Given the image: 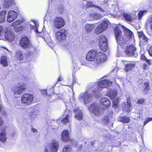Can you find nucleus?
I'll return each mask as SVG.
<instances>
[{"label":"nucleus","instance_id":"nucleus-1","mask_svg":"<svg viewBox=\"0 0 152 152\" xmlns=\"http://www.w3.org/2000/svg\"><path fill=\"white\" fill-rule=\"evenodd\" d=\"M86 59L89 61H82L81 64L92 69H95L106 61V55L102 52L97 53L96 50H91L86 54Z\"/></svg>","mask_w":152,"mask_h":152},{"label":"nucleus","instance_id":"nucleus-2","mask_svg":"<svg viewBox=\"0 0 152 152\" xmlns=\"http://www.w3.org/2000/svg\"><path fill=\"white\" fill-rule=\"evenodd\" d=\"M116 80L114 78L111 81L108 80H102L98 83V86L99 91L103 92H106L107 95L111 99H114L116 96L117 92L115 89L110 88L112 85V83L115 82Z\"/></svg>","mask_w":152,"mask_h":152},{"label":"nucleus","instance_id":"nucleus-3","mask_svg":"<svg viewBox=\"0 0 152 152\" xmlns=\"http://www.w3.org/2000/svg\"><path fill=\"white\" fill-rule=\"evenodd\" d=\"M125 35L121 36V32L119 28L116 26L115 29V38L117 43L123 48L127 47L128 45V40L132 37L133 33L126 28H124Z\"/></svg>","mask_w":152,"mask_h":152},{"label":"nucleus","instance_id":"nucleus-4","mask_svg":"<svg viewBox=\"0 0 152 152\" xmlns=\"http://www.w3.org/2000/svg\"><path fill=\"white\" fill-rule=\"evenodd\" d=\"M92 94L97 97L101 96V92L99 91L98 85L94 86L93 88L86 91L85 93H81L78 96V99L81 101H83L85 104L86 105V104L91 101L93 99Z\"/></svg>","mask_w":152,"mask_h":152},{"label":"nucleus","instance_id":"nucleus-5","mask_svg":"<svg viewBox=\"0 0 152 152\" xmlns=\"http://www.w3.org/2000/svg\"><path fill=\"white\" fill-rule=\"evenodd\" d=\"M33 23L34 26L31 25V28L35 32L39 33V35H38V36L43 38L49 47L51 48L53 47L55 45V44L52 42L50 34L49 33H47V32H41L39 31L38 30L39 25L35 22H34Z\"/></svg>","mask_w":152,"mask_h":152},{"label":"nucleus","instance_id":"nucleus-6","mask_svg":"<svg viewBox=\"0 0 152 152\" xmlns=\"http://www.w3.org/2000/svg\"><path fill=\"white\" fill-rule=\"evenodd\" d=\"M67 101L69 110H71V112L72 110H74L75 118L79 121L82 120L83 118V114L81 110L78 107L75 109V107L72 105V103L70 102V100H68Z\"/></svg>","mask_w":152,"mask_h":152},{"label":"nucleus","instance_id":"nucleus-7","mask_svg":"<svg viewBox=\"0 0 152 152\" xmlns=\"http://www.w3.org/2000/svg\"><path fill=\"white\" fill-rule=\"evenodd\" d=\"M34 96L31 94L26 93L23 94L21 97V102L26 106H28L32 104L33 102Z\"/></svg>","mask_w":152,"mask_h":152},{"label":"nucleus","instance_id":"nucleus-8","mask_svg":"<svg viewBox=\"0 0 152 152\" xmlns=\"http://www.w3.org/2000/svg\"><path fill=\"white\" fill-rule=\"evenodd\" d=\"M26 88L24 84H18L13 87L12 91L15 95H19L24 91Z\"/></svg>","mask_w":152,"mask_h":152},{"label":"nucleus","instance_id":"nucleus-9","mask_svg":"<svg viewBox=\"0 0 152 152\" xmlns=\"http://www.w3.org/2000/svg\"><path fill=\"white\" fill-rule=\"evenodd\" d=\"M88 109L90 112L96 116H99L102 113V111L99 109L98 105L96 103L92 104L88 107Z\"/></svg>","mask_w":152,"mask_h":152},{"label":"nucleus","instance_id":"nucleus-10","mask_svg":"<svg viewBox=\"0 0 152 152\" xmlns=\"http://www.w3.org/2000/svg\"><path fill=\"white\" fill-rule=\"evenodd\" d=\"M99 45L102 51L105 52L107 50V39L104 35H102L99 37Z\"/></svg>","mask_w":152,"mask_h":152},{"label":"nucleus","instance_id":"nucleus-11","mask_svg":"<svg viewBox=\"0 0 152 152\" xmlns=\"http://www.w3.org/2000/svg\"><path fill=\"white\" fill-rule=\"evenodd\" d=\"M64 102L66 107V110L64 113V115L66 116L62 119H61V122L65 124L69 122L70 118L72 116V113L71 110H70L68 108L69 107L67 101H64Z\"/></svg>","mask_w":152,"mask_h":152},{"label":"nucleus","instance_id":"nucleus-12","mask_svg":"<svg viewBox=\"0 0 152 152\" xmlns=\"http://www.w3.org/2000/svg\"><path fill=\"white\" fill-rule=\"evenodd\" d=\"M108 23L107 20L104 21L98 25L95 29V33L99 34L105 31L108 27Z\"/></svg>","mask_w":152,"mask_h":152},{"label":"nucleus","instance_id":"nucleus-13","mask_svg":"<svg viewBox=\"0 0 152 152\" xmlns=\"http://www.w3.org/2000/svg\"><path fill=\"white\" fill-rule=\"evenodd\" d=\"M59 147V144L57 141L53 140L51 141L47 146V148L45 150H47L50 151L51 152H57L58 150V148Z\"/></svg>","mask_w":152,"mask_h":152},{"label":"nucleus","instance_id":"nucleus-14","mask_svg":"<svg viewBox=\"0 0 152 152\" xmlns=\"http://www.w3.org/2000/svg\"><path fill=\"white\" fill-rule=\"evenodd\" d=\"M4 37L6 39L11 42L14 39V35L10 28L8 27L5 28Z\"/></svg>","mask_w":152,"mask_h":152},{"label":"nucleus","instance_id":"nucleus-15","mask_svg":"<svg viewBox=\"0 0 152 152\" xmlns=\"http://www.w3.org/2000/svg\"><path fill=\"white\" fill-rule=\"evenodd\" d=\"M110 105V101L106 97L102 98L100 100L99 103L100 108L104 110H106L109 108Z\"/></svg>","mask_w":152,"mask_h":152},{"label":"nucleus","instance_id":"nucleus-16","mask_svg":"<svg viewBox=\"0 0 152 152\" xmlns=\"http://www.w3.org/2000/svg\"><path fill=\"white\" fill-rule=\"evenodd\" d=\"M19 44L20 46L25 50H27L28 48L31 46L30 41L26 37H22L20 39Z\"/></svg>","mask_w":152,"mask_h":152},{"label":"nucleus","instance_id":"nucleus-17","mask_svg":"<svg viewBox=\"0 0 152 152\" xmlns=\"http://www.w3.org/2000/svg\"><path fill=\"white\" fill-rule=\"evenodd\" d=\"M54 25L56 28L60 29L63 27L65 23L64 20L61 17H56L54 19Z\"/></svg>","mask_w":152,"mask_h":152},{"label":"nucleus","instance_id":"nucleus-18","mask_svg":"<svg viewBox=\"0 0 152 152\" xmlns=\"http://www.w3.org/2000/svg\"><path fill=\"white\" fill-rule=\"evenodd\" d=\"M66 31L64 29L59 30L56 33V39L58 41H61L62 40L64 39L66 37Z\"/></svg>","mask_w":152,"mask_h":152},{"label":"nucleus","instance_id":"nucleus-19","mask_svg":"<svg viewBox=\"0 0 152 152\" xmlns=\"http://www.w3.org/2000/svg\"><path fill=\"white\" fill-rule=\"evenodd\" d=\"M5 129H1L0 130V146L4 148V143L7 140Z\"/></svg>","mask_w":152,"mask_h":152},{"label":"nucleus","instance_id":"nucleus-20","mask_svg":"<svg viewBox=\"0 0 152 152\" xmlns=\"http://www.w3.org/2000/svg\"><path fill=\"white\" fill-rule=\"evenodd\" d=\"M7 15V21L11 23L13 21L17 18L18 14L15 11L12 10L8 12Z\"/></svg>","mask_w":152,"mask_h":152},{"label":"nucleus","instance_id":"nucleus-21","mask_svg":"<svg viewBox=\"0 0 152 152\" xmlns=\"http://www.w3.org/2000/svg\"><path fill=\"white\" fill-rule=\"evenodd\" d=\"M136 50V48L134 45H131L126 48L125 52L128 56H132L134 55Z\"/></svg>","mask_w":152,"mask_h":152},{"label":"nucleus","instance_id":"nucleus-22","mask_svg":"<svg viewBox=\"0 0 152 152\" xmlns=\"http://www.w3.org/2000/svg\"><path fill=\"white\" fill-rule=\"evenodd\" d=\"M97 24H86L83 27L82 30L83 32L85 33L90 32L94 29L95 25L96 26Z\"/></svg>","mask_w":152,"mask_h":152},{"label":"nucleus","instance_id":"nucleus-23","mask_svg":"<svg viewBox=\"0 0 152 152\" xmlns=\"http://www.w3.org/2000/svg\"><path fill=\"white\" fill-rule=\"evenodd\" d=\"M123 109L126 112H129L132 109L130 101L128 99L126 102H123L122 104Z\"/></svg>","mask_w":152,"mask_h":152},{"label":"nucleus","instance_id":"nucleus-24","mask_svg":"<svg viewBox=\"0 0 152 152\" xmlns=\"http://www.w3.org/2000/svg\"><path fill=\"white\" fill-rule=\"evenodd\" d=\"M86 6L87 8L90 7H96L102 12H104L106 11L105 10L102 8L100 6H98L96 4H93V2L89 1H86Z\"/></svg>","mask_w":152,"mask_h":152},{"label":"nucleus","instance_id":"nucleus-25","mask_svg":"<svg viewBox=\"0 0 152 152\" xmlns=\"http://www.w3.org/2000/svg\"><path fill=\"white\" fill-rule=\"evenodd\" d=\"M15 57L17 60H22L24 58L23 51L20 50H16L15 53Z\"/></svg>","mask_w":152,"mask_h":152},{"label":"nucleus","instance_id":"nucleus-26","mask_svg":"<svg viewBox=\"0 0 152 152\" xmlns=\"http://www.w3.org/2000/svg\"><path fill=\"white\" fill-rule=\"evenodd\" d=\"M61 137L63 142L68 141L70 140L68 131L67 130L64 131L61 133Z\"/></svg>","mask_w":152,"mask_h":152},{"label":"nucleus","instance_id":"nucleus-27","mask_svg":"<svg viewBox=\"0 0 152 152\" xmlns=\"http://www.w3.org/2000/svg\"><path fill=\"white\" fill-rule=\"evenodd\" d=\"M135 66V63L133 62H130L125 64V70L126 72L132 70Z\"/></svg>","mask_w":152,"mask_h":152},{"label":"nucleus","instance_id":"nucleus-28","mask_svg":"<svg viewBox=\"0 0 152 152\" xmlns=\"http://www.w3.org/2000/svg\"><path fill=\"white\" fill-rule=\"evenodd\" d=\"M14 3V0H4L3 6L4 8H7L12 6Z\"/></svg>","mask_w":152,"mask_h":152},{"label":"nucleus","instance_id":"nucleus-29","mask_svg":"<svg viewBox=\"0 0 152 152\" xmlns=\"http://www.w3.org/2000/svg\"><path fill=\"white\" fill-rule=\"evenodd\" d=\"M118 120L119 121L123 123H128L130 121L129 118L126 116L119 117Z\"/></svg>","mask_w":152,"mask_h":152},{"label":"nucleus","instance_id":"nucleus-30","mask_svg":"<svg viewBox=\"0 0 152 152\" xmlns=\"http://www.w3.org/2000/svg\"><path fill=\"white\" fill-rule=\"evenodd\" d=\"M1 63L4 66L8 65V61L7 57L5 56H2L1 59Z\"/></svg>","mask_w":152,"mask_h":152},{"label":"nucleus","instance_id":"nucleus-31","mask_svg":"<svg viewBox=\"0 0 152 152\" xmlns=\"http://www.w3.org/2000/svg\"><path fill=\"white\" fill-rule=\"evenodd\" d=\"M7 12L3 10L0 12V22H3L5 21V18Z\"/></svg>","mask_w":152,"mask_h":152},{"label":"nucleus","instance_id":"nucleus-32","mask_svg":"<svg viewBox=\"0 0 152 152\" xmlns=\"http://www.w3.org/2000/svg\"><path fill=\"white\" fill-rule=\"evenodd\" d=\"M122 16L124 19L126 21L129 22L132 21V18L130 14L126 13H124L123 14Z\"/></svg>","mask_w":152,"mask_h":152},{"label":"nucleus","instance_id":"nucleus-33","mask_svg":"<svg viewBox=\"0 0 152 152\" xmlns=\"http://www.w3.org/2000/svg\"><path fill=\"white\" fill-rule=\"evenodd\" d=\"M110 121L109 117L107 115L104 116L102 119V123L104 125L107 124Z\"/></svg>","mask_w":152,"mask_h":152},{"label":"nucleus","instance_id":"nucleus-34","mask_svg":"<svg viewBox=\"0 0 152 152\" xmlns=\"http://www.w3.org/2000/svg\"><path fill=\"white\" fill-rule=\"evenodd\" d=\"M147 13V10H141L140 11L138 15V18L139 19L141 20L142 17Z\"/></svg>","mask_w":152,"mask_h":152},{"label":"nucleus","instance_id":"nucleus-35","mask_svg":"<svg viewBox=\"0 0 152 152\" xmlns=\"http://www.w3.org/2000/svg\"><path fill=\"white\" fill-rule=\"evenodd\" d=\"M141 59L142 61H145V62L149 65H151L152 64L151 61L149 59H148L145 57V56L143 55H142L141 57Z\"/></svg>","mask_w":152,"mask_h":152},{"label":"nucleus","instance_id":"nucleus-36","mask_svg":"<svg viewBox=\"0 0 152 152\" xmlns=\"http://www.w3.org/2000/svg\"><path fill=\"white\" fill-rule=\"evenodd\" d=\"M109 2V1H107V0H104L102 1L99 4L102 6L103 7L105 8L106 7H107L108 6Z\"/></svg>","mask_w":152,"mask_h":152},{"label":"nucleus","instance_id":"nucleus-37","mask_svg":"<svg viewBox=\"0 0 152 152\" xmlns=\"http://www.w3.org/2000/svg\"><path fill=\"white\" fill-rule=\"evenodd\" d=\"M23 22V20H17L12 23L13 26L14 27H16L20 25Z\"/></svg>","mask_w":152,"mask_h":152},{"label":"nucleus","instance_id":"nucleus-38","mask_svg":"<svg viewBox=\"0 0 152 152\" xmlns=\"http://www.w3.org/2000/svg\"><path fill=\"white\" fill-rule=\"evenodd\" d=\"M30 52V54H33L36 53V48L34 47L31 44V46L27 50Z\"/></svg>","mask_w":152,"mask_h":152},{"label":"nucleus","instance_id":"nucleus-39","mask_svg":"<svg viewBox=\"0 0 152 152\" xmlns=\"http://www.w3.org/2000/svg\"><path fill=\"white\" fill-rule=\"evenodd\" d=\"M37 113L35 111L30 113V115L32 120H34L36 119L37 116Z\"/></svg>","mask_w":152,"mask_h":152},{"label":"nucleus","instance_id":"nucleus-40","mask_svg":"<svg viewBox=\"0 0 152 152\" xmlns=\"http://www.w3.org/2000/svg\"><path fill=\"white\" fill-rule=\"evenodd\" d=\"M90 17L92 18L93 20L98 19L99 18L100 16L99 14L94 13L90 15Z\"/></svg>","mask_w":152,"mask_h":152},{"label":"nucleus","instance_id":"nucleus-41","mask_svg":"<svg viewBox=\"0 0 152 152\" xmlns=\"http://www.w3.org/2000/svg\"><path fill=\"white\" fill-rule=\"evenodd\" d=\"M139 37L141 39H143L145 41L147 42L148 39L145 36V35L142 33H141L139 34Z\"/></svg>","mask_w":152,"mask_h":152},{"label":"nucleus","instance_id":"nucleus-42","mask_svg":"<svg viewBox=\"0 0 152 152\" xmlns=\"http://www.w3.org/2000/svg\"><path fill=\"white\" fill-rule=\"evenodd\" d=\"M57 10L58 12V13L61 14L63 12V7L61 5H58L57 7Z\"/></svg>","mask_w":152,"mask_h":152},{"label":"nucleus","instance_id":"nucleus-43","mask_svg":"<svg viewBox=\"0 0 152 152\" xmlns=\"http://www.w3.org/2000/svg\"><path fill=\"white\" fill-rule=\"evenodd\" d=\"M111 10L113 11L114 12H116L118 10V8L116 5H111Z\"/></svg>","mask_w":152,"mask_h":152},{"label":"nucleus","instance_id":"nucleus-44","mask_svg":"<svg viewBox=\"0 0 152 152\" xmlns=\"http://www.w3.org/2000/svg\"><path fill=\"white\" fill-rule=\"evenodd\" d=\"M62 152H71V149L69 146H65L63 148Z\"/></svg>","mask_w":152,"mask_h":152},{"label":"nucleus","instance_id":"nucleus-45","mask_svg":"<svg viewBox=\"0 0 152 152\" xmlns=\"http://www.w3.org/2000/svg\"><path fill=\"white\" fill-rule=\"evenodd\" d=\"M71 143L72 145L75 147H76L77 144V142L75 140H71Z\"/></svg>","mask_w":152,"mask_h":152},{"label":"nucleus","instance_id":"nucleus-46","mask_svg":"<svg viewBox=\"0 0 152 152\" xmlns=\"http://www.w3.org/2000/svg\"><path fill=\"white\" fill-rule=\"evenodd\" d=\"M144 85L145 86V88L144 89V91L145 93H147V91L149 89V84L148 83H144Z\"/></svg>","mask_w":152,"mask_h":152},{"label":"nucleus","instance_id":"nucleus-47","mask_svg":"<svg viewBox=\"0 0 152 152\" xmlns=\"http://www.w3.org/2000/svg\"><path fill=\"white\" fill-rule=\"evenodd\" d=\"M152 121V117H147L145 121L144 122V126L149 121Z\"/></svg>","mask_w":152,"mask_h":152},{"label":"nucleus","instance_id":"nucleus-48","mask_svg":"<svg viewBox=\"0 0 152 152\" xmlns=\"http://www.w3.org/2000/svg\"><path fill=\"white\" fill-rule=\"evenodd\" d=\"M4 28L3 27L0 26V36H2L4 34Z\"/></svg>","mask_w":152,"mask_h":152},{"label":"nucleus","instance_id":"nucleus-49","mask_svg":"<svg viewBox=\"0 0 152 152\" xmlns=\"http://www.w3.org/2000/svg\"><path fill=\"white\" fill-rule=\"evenodd\" d=\"M144 100L143 99H140L138 100L137 102L138 104H142L144 102Z\"/></svg>","mask_w":152,"mask_h":152},{"label":"nucleus","instance_id":"nucleus-50","mask_svg":"<svg viewBox=\"0 0 152 152\" xmlns=\"http://www.w3.org/2000/svg\"><path fill=\"white\" fill-rule=\"evenodd\" d=\"M148 52L150 56H152V46L150 47L148 50Z\"/></svg>","mask_w":152,"mask_h":152},{"label":"nucleus","instance_id":"nucleus-51","mask_svg":"<svg viewBox=\"0 0 152 152\" xmlns=\"http://www.w3.org/2000/svg\"><path fill=\"white\" fill-rule=\"evenodd\" d=\"M143 68L144 70H146L148 69V65L145 64H143Z\"/></svg>","mask_w":152,"mask_h":152},{"label":"nucleus","instance_id":"nucleus-52","mask_svg":"<svg viewBox=\"0 0 152 152\" xmlns=\"http://www.w3.org/2000/svg\"><path fill=\"white\" fill-rule=\"evenodd\" d=\"M57 128V127H53V126H51V125H50V126H49V128H48V129H48V130L47 131L48 132L49 131V129H50L51 128H52V129H56Z\"/></svg>","mask_w":152,"mask_h":152},{"label":"nucleus","instance_id":"nucleus-53","mask_svg":"<svg viewBox=\"0 0 152 152\" xmlns=\"http://www.w3.org/2000/svg\"><path fill=\"white\" fill-rule=\"evenodd\" d=\"M41 93L42 94L45 95L47 94L46 91L45 90H42L41 91Z\"/></svg>","mask_w":152,"mask_h":152},{"label":"nucleus","instance_id":"nucleus-54","mask_svg":"<svg viewBox=\"0 0 152 152\" xmlns=\"http://www.w3.org/2000/svg\"><path fill=\"white\" fill-rule=\"evenodd\" d=\"M3 124V121L1 117H0V126Z\"/></svg>","mask_w":152,"mask_h":152},{"label":"nucleus","instance_id":"nucleus-55","mask_svg":"<svg viewBox=\"0 0 152 152\" xmlns=\"http://www.w3.org/2000/svg\"><path fill=\"white\" fill-rule=\"evenodd\" d=\"M3 48L6 50L7 52L11 55L12 54V52H10L9 50H8L7 48Z\"/></svg>","mask_w":152,"mask_h":152},{"label":"nucleus","instance_id":"nucleus-56","mask_svg":"<svg viewBox=\"0 0 152 152\" xmlns=\"http://www.w3.org/2000/svg\"><path fill=\"white\" fill-rule=\"evenodd\" d=\"M31 131L34 132V133H35V132H37V130L33 128H32L31 129Z\"/></svg>","mask_w":152,"mask_h":152},{"label":"nucleus","instance_id":"nucleus-57","mask_svg":"<svg viewBox=\"0 0 152 152\" xmlns=\"http://www.w3.org/2000/svg\"><path fill=\"white\" fill-rule=\"evenodd\" d=\"M72 100L73 101V104H74V105H75V104H75L74 102L75 101V98L74 94H73V95L72 96Z\"/></svg>","mask_w":152,"mask_h":152},{"label":"nucleus","instance_id":"nucleus-58","mask_svg":"<svg viewBox=\"0 0 152 152\" xmlns=\"http://www.w3.org/2000/svg\"><path fill=\"white\" fill-rule=\"evenodd\" d=\"M50 121H48L46 122V124L48 125H50V124L52 122V121H51V120H49Z\"/></svg>","mask_w":152,"mask_h":152},{"label":"nucleus","instance_id":"nucleus-59","mask_svg":"<svg viewBox=\"0 0 152 152\" xmlns=\"http://www.w3.org/2000/svg\"><path fill=\"white\" fill-rule=\"evenodd\" d=\"M18 28L20 29L19 31H20L23 29V27L22 26H21L20 27H19Z\"/></svg>","mask_w":152,"mask_h":152},{"label":"nucleus","instance_id":"nucleus-60","mask_svg":"<svg viewBox=\"0 0 152 152\" xmlns=\"http://www.w3.org/2000/svg\"><path fill=\"white\" fill-rule=\"evenodd\" d=\"M75 83H76V81L73 78L72 81V84H74Z\"/></svg>","mask_w":152,"mask_h":152},{"label":"nucleus","instance_id":"nucleus-61","mask_svg":"<svg viewBox=\"0 0 152 152\" xmlns=\"http://www.w3.org/2000/svg\"><path fill=\"white\" fill-rule=\"evenodd\" d=\"M49 5H50V3H51L53 1V0H49Z\"/></svg>","mask_w":152,"mask_h":152},{"label":"nucleus","instance_id":"nucleus-62","mask_svg":"<svg viewBox=\"0 0 152 152\" xmlns=\"http://www.w3.org/2000/svg\"><path fill=\"white\" fill-rule=\"evenodd\" d=\"M61 79L60 77H59L58 79V81H60L61 80Z\"/></svg>","mask_w":152,"mask_h":152},{"label":"nucleus","instance_id":"nucleus-63","mask_svg":"<svg viewBox=\"0 0 152 152\" xmlns=\"http://www.w3.org/2000/svg\"><path fill=\"white\" fill-rule=\"evenodd\" d=\"M112 15L113 17H115V14H112Z\"/></svg>","mask_w":152,"mask_h":152},{"label":"nucleus","instance_id":"nucleus-64","mask_svg":"<svg viewBox=\"0 0 152 152\" xmlns=\"http://www.w3.org/2000/svg\"><path fill=\"white\" fill-rule=\"evenodd\" d=\"M44 152H48V151L47 150H45Z\"/></svg>","mask_w":152,"mask_h":152}]
</instances>
